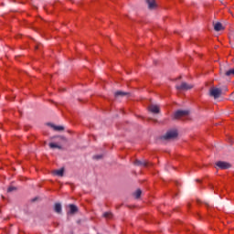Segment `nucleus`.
Returning a JSON list of instances; mask_svg holds the SVG:
<instances>
[{"mask_svg":"<svg viewBox=\"0 0 234 234\" xmlns=\"http://www.w3.org/2000/svg\"><path fill=\"white\" fill-rule=\"evenodd\" d=\"M178 136V132L176 130L168 131L165 135L163 136L164 140H175Z\"/></svg>","mask_w":234,"mask_h":234,"instance_id":"obj_1","label":"nucleus"},{"mask_svg":"<svg viewBox=\"0 0 234 234\" xmlns=\"http://www.w3.org/2000/svg\"><path fill=\"white\" fill-rule=\"evenodd\" d=\"M186 116H189V111L178 110L174 114L175 120H180V118H186Z\"/></svg>","mask_w":234,"mask_h":234,"instance_id":"obj_2","label":"nucleus"},{"mask_svg":"<svg viewBox=\"0 0 234 234\" xmlns=\"http://www.w3.org/2000/svg\"><path fill=\"white\" fill-rule=\"evenodd\" d=\"M221 94H222V90L220 88L210 89V96H212V98H215V100H217V98H220Z\"/></svg>","mask_w":234,"mask_h":234,"instance_id":"obj_3","label":"nucleus"},{"mask_svg":"<svg viewBox=\"0 0 234 234\" xmlns=\"http://www.w3.org/2000/svg\"><path fill=\"white\" fill-rule=\"evenodd\" d=\"M216 165L218 169H229L231 167V164L224 161H218Z\"/></svg>","mask_w":234,"mask_h":234,"instance_id":"obj_4","label":"nucleus"},{"mask_svg":"<svg viewBox=\"0 0 234 234\" xmlns=\"http://www.w3.org/2000/svg\"><path fill=\"white\" fill-rule=\"evenodd\" d=\"M177 90H189L193 89V85L182 82L181 85L176 86Z\"/></svg>","mask_w":234,"mask_h":234,"instance_id":"obj_5","label":"nucleus"},{"mask_svg":"<svg viewBox=\"0 0 234 234\" xmlns=\"http://www.w3.org/2000/svg\"><path fill=\"white\" fill-rule=\"evenodd\" d=\"M149 112H154V114H158V112H160V107L158 105L152 104L149 106Z\"/></svg>","mask_w":234,"mask_h":234,"instance_id":"obj_6","label":"nucleus"},{"mask_svg":"<svg viewBox=\"0 0 234 234\" xmlns=\"http://www.w3.org/2000/svg\"><path fill=\"white\" fill-rule=\"evenodd\" d=\"M69 211L68 212V215H75V213H78V207L76 205H69Z\"/></svg>","mask_w":234,"mask_h":234,"instance_id":"obj_7","label":"nucleus"},{"mask_svg":"<svg viewBox=\"0 0 234 234\" xmlns=\"http://www.w3.org/2000/svg\"><path fill=\"white\" fill-rule=\"evenodd\" d=\"M147 5H148V8H150V10H153L154 8H156V1L154 0H146Z\"/></svg>","mask_w":234,"mask_h":234,"instance_id":"obj_8","label":"nucleus"},{"mask_svg":"<svg viewBox=\"0 0 234 234\" xmlns=\"http://www.w3.org/2000/svg\"><path fill=\"white\" fill-rule=\"evenodd\" d=\"M134 165H143L144 167H147L149 165V162L135 160Z\"/></svg>","mask_w":234,"mask_h":234,"instance_id":"obj_9","label":"nucleus"},{"mask_svg":"<svg viewBox=\"0 0 234 234\" xmlns=\"http://www.w3.org/2000/svg\"><path fill=\"white\" fill-rule=\"evenodd\" d=\"M214 29L216 30V32H220V30H224V27L220 22H218L214 25Z\"/></svg>","mask_w":234,"mask_h":234,"instance_id":"obj_10","label":"nucleus"},{"mask_svg":"<svg viewBox=\"0 0 234 234\" xmlns=\"http://www.w3.org/2000/svg\"><path fill=\"white\" fill-rule=\"evenodd\" d=\"M64 173H65L64 168H60L58 170H54L53 171V175H56L57 176H63Z\"/></svg>","mask_w":234,"mask_h":234,"instance_id":"obj_11","label":"nucleus"},{"mask_svg":"<svg viewBox=\"0 0 234 234\" xmlns=\"http://www.w3.org/2000/svg\"><path fill=\"white\" fill-rule=\"evenodd\" d=\"M48 125L54 131H65V127H63V126H56L55 124H52V123H49Z\"/></svg>","mask_w":234,"mask_h":234,"instance_id":"obj_12","label":"nucleus"},{"mask_svg":"<svg viewBox=\"0 0 234 234\" xmlns=\"http://www.w3.org/2000/svg\"><path fill=\"white\" fill-rule=\"evenodd\" d=\"M54 209H55L56 213H61V211H62L61 204L56 203Z\"/></svg>","mask_w":234,"mask_h":234,"instance_id":"obj_13","label":"nucleus"},{"mask_svg":"<svg viewBox=\"0 0 234 234\" xmlns=\"http://www.w3.org/2000/svg\"><path fill=\"white\" fill-rule=\"evenodd\" d=\"M103 217H104V218H106L107 220H111V218H112V212H104V213H103Z\"/></svg>","mask_w":234,"mask_h":234,"instance_id":"obj_14","label":"nucleus"},{"mask_svg":"<svg viewBox=\"0 0 234 234\" xmlns=\"http://www.w3.org/2000/svg\"><path fill=\"white\" fill-rule=\"evenodd\" d=\"M225 76H229V78L234 76V69H230L228 71H226Z\"/></svg>","mask_w":234,"mask_h":234,"instance_id":"obj_15","label":"nucleus"},{"mask_svg":"<svg viewBox=\"0 0 234 234\" xmlns=\"http://www.w3.org/2000/svg\"><path fill=\"white\" fill-rule=\"evenodd\" d=\"M129 93L125 92V91H117L115 92V97L118 98L120 96H127Z\"/></svg>","mask_w":234,"mask_h":234,"instance_id":"obj_16","label":"nucleus"},{"mask_svg":"<svg viewBox=\"0 0 234 234\" xmlns=\"http://www.w3.org/2000/svg\"><path fill=\"white\" fill-rule=\"evenodd\" d=\"M133 197H135V198H140V197H142V190L137 189L134 194Z\"/></svg>","mask_w":234,"mask_h":234,"instance_id":"obj_17","label":"nucleus"},{"mask_svg":"<svg viewBox=\"0 0 234 234\" xmlns=\"http://www.w3.org/2000/svg\"><path fill=\"white\" fill-rule=\"evenodd\" d=\"M49 147L51 149H61V146H59V145H58L57 144H54V143H50Z\"/></svg>","mask_w":234,"mask_h":234,"instance_id":"obj_18","label":"nucleus"},{"mask_svg":"<svg viewBox=\"0 0 234 234\" xmlns=\"http://www.w3.org/2000/svg\"><path fill=\"white\" fill-rule=\"evenodd\" d=\"M7 191H8V193H12V191H16V187H14V186H9V187L7 188Z\"/></svg>","mask_w":234,"mask_h":234,"instance_id":"obj_19","label":"nucleus"},{"mask_svg":"<svg viewBox=\"0 0 234 234\" xmlns=\"http://www.w3.org/2000/svg\"><path fill=\"white\" fill-rule=\"evenodd\" d=\"M103 155L100 154V155H94L93 158H95V160H100L102 158Z\"/></svg>","mask_w":234,"mask_h":234,"instance_id":"obj_20","label":"nucleus"}]
</instances>
